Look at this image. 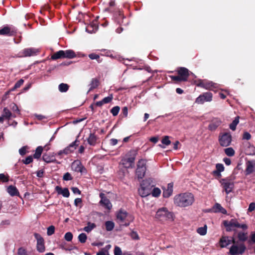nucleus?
<instances>
[{"label":"nucleus","instance_id":"774afa93","mask_svg":"<svg viewBox=\"0 0 255 255\" xmlns=\"http://www.w3.org/2000/svg\"><path fill=\"white\" fill-rule=\"evenodd\" d=\"M71 190L74 194H80L81 193V191L77 187H72Z\"/></svg>","mask_w":255,"mask_h":255},{"label":"nucleus","instance_id":"0eeeda50","mask_svg":"<svg viewBox=\"0 0 255 255\" xmlns=\"http://www.w3.org/2000/svg\"><path fill=\"white\" fill-rule=\"evenodd\" d=\"M220 182L227 194L232 192L234 187V183L231 179L229 178H223Z\"/></svg>","mask_w":255,"mask_h":255},{"label":"nucleus","instance_id":"c85d7f7f","mask_svg":"<svg viewBox=\"0 0 255 255\" xmlns=\"http://www.w3.org/2000/svg\"><path fill=\"white\" fill-rule=\"evenodd\" d=\"M97 137L94 133H90L87 141L90 145L94 146L97 142Z\"/></svg>","mask_w":255,"mask_h":255},{"label":"nucleus","instance_id":"4468645a","mask_svg":"<svg viewBox=\"0 0 255 255\" xmlns=\"http://www.w3.org/2000/svg\"><path fill=\"white\" fill-rule=\"evenodd\" d=\"M34 237L37 240V249L39 252H43L45 251V246L44 240L42 237L38 234L35 233Z\"/></svg>","mask_w":255,"mask_h":255},{"label":"nucleus","instance_id":"680f3d73","mask_svg":"<svg viewBox=\"0 0 255 255\" xmlns=\"http://www.w3.org/2000/svg\"><path fill=\"white\" fill-rule=\"evenodd\" d=\"M130 236L133 240H138L139 239L138 234L136 232L132 231L130 234Z\"/></svg>","mask_w":255,"mask_h":255},{"label":"nucleus","instance_id":"2f4dec72","mask_svg":"<svg viewBox=\"0 0 255 255\" xmlns=\"http://www.w3.org/2000/svg\"><path fill=\"white\" fill-rule=\"evenodd\" d=\"M238 238L240 241L245 242L248 239V234L247 233L240 232L238 234Z\"/></svg>","mask_w":255,"mask_h":255},{"label":"nucleus","instance_id":"a19ab883","mask_svg":"<svg viewBox=\"0 0 255 255\" xmlns=\"http://www.w3.org/2000/svg\"><path fill=\"white\" fill-rule=\"evenodd\" d=\"M43 160L46 163H50L53 161L54 159L53 157L50 156L49 155L44 154L42 156Z\"/></svg>","mask_w":255,"mask_h":255},{"label":"nucleus","instance_id":"7ed1b4c3","mask_svg":"<svg viewBox=\"0 0 255 255\" xmlns=\"http://www.w3.org/2000/svg\"><path fill=\"white\" fill-rule=\"evenodd\" d=\"M76 56V53L72 50H67L65 51L60 50L52 55L51 59L53 60H56L59 58L71 59L75 57Z\"/></svg>","mask_w":255,"mask_h":255},{"label":"nucleus","instance_id":"3c124183","mask_svg":"<svg viewBox=\"0 0 255 255\" xmlns=\"http://www.w3.org/2000/svg\"><path fill=\"white\" fill-rule=\"evenodd\" d=\"M33 161V157L32 156H27L25 160H23L22 162L25 164H28Z\"/></svg>","mask_w":255,"mask_h":255},{"label":"nucleus","instance_id":"a18cd8bd","mask_svg":"<svg viewBox=\"0 0 255 255\" xmlns=\"http://www.w3.org/2000/svg\"><path fill=\"white\" fill-rule=\"evenodd\" d=\"M64 239L68 242H70L73 239V235L71 232H67L64 236Z\"/></svg>","mask_w":255,"mask_h":255},{"label":"nucleus","instance_id":"ea45409f","mask_svg":"<svg viewBox=\"0 0 255 255\" xmlns=\"http://www.w3.org/2000/svg\"><path fill=\"white\" fill-rule=\"evenodd\" d=\"M151 194H152V196L157 197L160 195L161 190L158 188H154L151 190Z\"/></svg>","mask_w":255,"mask_h":255},{"label":"nucleus","instance_id":"9b49d317","mask_svg":"<svg viewBox=\"0 0 255 255\" xmlns=\"http://www.w3.org/2000/svg\"><path fill=\"white\" fill-rule=\"evenodd\" d=\"M212 97L213 95L211 92H205L197 98L195 102L198 104H203L205 102H211L212 100Z\"/></svg>","mask_w":255,"mask_h":255},{"label":"nucleus","instance_id":"bb28decb","mask_svg":"<svg viewBox=\"0 0 255 255\" xmlns=\"http://www.w3.org/2000/svg\"><path fill=\"white\" fill-rule=\"evenodd\" d=\"M255 171V161H249L246 168L247 174H249Z\"/></svg>","mask_w":255,"mask_h":255},{"label":"nucleus","instance_id":"13d9d810","mask_svg":"<svg viewBox=\"0 0 255 255\" xmlns=\"http://www.w3.org/2000/svg\"><path fill=\"white\" fill-rule=\"evenodd\" d=\"M63 179L64 180L68 181L71 180L72 179V177L69 172H66L65 174H64Z\"/></svg>","mask_w":255,"mask_h":255},{"label":"nucleus","instance_id":"473e14b6","mask_svg":"<svg viewBox=\"0 0 255 255\" xmlns=\"http://www.w3.org/2000/svg\"><path fill=\"white\" fill-rule=\"evenodd\" d=\"M95 224L88 222L87 226L83 228V230L87 233H90L92 230L96 228Z\"/></svg>","mask_w":255,"mask_h":255},{"label":"nucleus","instance_id":"9d476101","mask_svg":"<svg viewBox=\"0 0 255 255\" xmlns=\"http://www.w3.org/2000/svg\"><path fill=\"white\" fill-rule=\"evenodd\" d=\"M130 152H132V157L124 158L121 161V164L126 168H132L134 166L136 151H131Z\"/></svg>","mask_w":255,"mask_h":255},{"label":"nucleus","instance_id":"c756f323","mask_svg":"<svg viewBox=\"0 0 255 255\" xmlns=\"http://www.w3.org/2000/svg\"><path fill=\"white\" fill-rule=\"evenodd\" d=\"M7 192L12 196L17 195L19 193L16 188L13 186L10 185L7 187Z\"/></svg>","mask_w":255,"mask_h":255},{"label":"nucleus","instance_id":"f8f14e48","mask_svg":"<svg viewBox=\"0 0 255 255\" xmlns=\"http://www.w3.org/2000/svg\"><path fill=\"white\" fill-rule=\"evenodd\" d=\"M195 75L192 73V78L195 77ZM196 84L198 87L204 88L206 89H211L212 88H216L217 84L212 82H205L204 81L200 80L198 82H193L192 80V84Z\"/></svg>","mask_w":255,"mask_h":255},{"label":"nucleus","instance_id":"f3484780","mask_svg":"<svg viewBox=\"0 0 255 255\" xmlns=\"http://www.w3.org/2000/svg\"><path fill=\"white\" fill-rule=\"evenodd\" d=\"M16 32L15 30L9 26H4L0 29V35L12 36Z\"/></svg>","mask_w":255,"mask_h":255},{"label":"nucleus","instance_id":"423d86ee","mask_svg":"<svg viewBox=\"0 0 255 255\" xmlns=\"http://www.w3.org/2000/svg\"><path fill=\"white\" fill-rule=\"evenodd\" d=\"M246 250V247L244 244L237 245L234 243L230 247L229 254L231 255H240L244 253Z\"/></svg>","mask_w":255,"mask_h":255},{"label":"nucleus","instance_id":"de8ad7c7","mask_svg":"<svg viewBox=\"0 0 255 255\" xmlns=\"http://www.w3.org/2000/svg\"><path fill=\"white\" fill-rule=\"evenodd\" d=\"M24 81L22 79H20L18 80L14 85V87L11 90L12 91H13L14 90L19 88L23 83Z\"/></svg>","mask_w":255,"mask_h":255},{"label":"nucleus","instance_id":"052dcab7","mask_svg":"<svg viewBox=\"0 0 255 255\" xmlns=\"http://www.w3.org/2000/svg\"><path fill=\"white\" fill-rule=\"evenodd\" d=\"M17 254L18 255H27L26 250L23 248H20L18 250Z\"/></svg>","mask_w":255,"mask_h":255},{"label":"nucleus","instance_id":"4c0bfd02","mask_svg":"<svg viewBox=\"0 0 255 255\" xmlns=\"http://www.w3.org/2000/svg\"><path fill=\"white\" fill-rule=\"evenodd\" d=\"M69 89V86L67 84L61 83L58 86V89L61 92H66Z\"/></svg>","mask_w":255,"mask_h":255},{"label":"nucleus","instance_id":"dca6fc26","mask_svg":"<svg viewBox=\"0 0 255 255\" xmlns=\"http://www.w3.org/2000/svg\"><path fill=\"white\" fill-rule=\"evenodd\" d=\"M117 219L121 222H124L127 219L128 221L132 220L131 217L128 216V213L124 210H120L117 214Z\"/></svg>","mask_w":255,"mask_h":255},{"label":"nucleus","instance_id":"a878e982","mask_svg":"<svg viewBox=\"0 0 255 255\" xmlns=\"http://www.w3.org/2000/svg\"><path fill=\"white\" fill-rule=\"evenodd\" d=\"M2 115L3 117L6 120H9L11 117L15 118L16 116L15 114H12L7 108H4L3 109Z\"/></svg>","mask_w":255,"mask_h":255},{"label":"nucleus","instance_id":"5fc2aeb1","mask_svg":"<svg viewBox=\"0 0 255 255\" xmlns=\"http://www.w3.org/2000/svg\"><path fill=\"white\" fill-rule=\"evenodd\" d=\"M28 149V147L27 146H24L21 147L19 149V154L23 156L26 153V150Z\"/></svg>","mask_w":255,"mask_h":255},{"label":"nucleus","instance_id":"a211bd4d","mask_svg":"<svg viewBox=\"0 0 255 255\" xmlns=\"http://www.w3.org/2000/svg\"><path fill=\"white\" fill-rule=\"evenodd\" d=\"M234 243V240H231L227 236H223L220 240V246L222 248H227L229 245L231 244L232 243Z\"/></svg>","mask_w":255,"mask_h":255},{"label":"nucleus","instance_id":"0e129e2a","mask_svg":"<svg viewBox=\"0 0 255 255\" xmlns=\"http://www.w3.org/2000/svg\"><path fill=\"white\" fill-rule=\"evenodd\" d=\"M171 78L173 81H182L181 77L178 75V76H172Z\"/></svg>","mask_w":255,"mask_h":255},{"label":"nucleus","instance_id":"f03ea898","mask_svg":"<svg viewBox=\"0 0 255 255\" xmlns=\"http://www.w3.org/2000/svg\"><path fill=\"white\" fill-rule=\"evenodd\" d=\"M155 217L161 221L173 220L172 213L168 211L167 208L164 207L160 208L157 210Z\"/></svg>","mask_w":255,"mask_h":255},{"label":"nucleus","instance_id":"49530a36","mask_svg":"<svg viewBox=\"0 0 255 255\" xmlns=\"http://www.w3.org/2000/svg\"><path fill=\"white\" fill-rule=\"evenodd\" d=\"M113 99V95L112 94L110 95L109 96L105 97L103 99V102L104 104L109 103L112 101Z\"/></svg>","mask_w":255,"mask_h":255},{"label":"nucleus","instance_id":"20e7f679","mask_svg":"<svg viewBox=\"0 0 255 255\" xmlns=\"http://www.w3.org/2000/svg\"><path fill=\"white\" fill-rule=\"evenodd\" d=\"M152 188V186L148 181L143 180L138 189L139 194L141 197H146L151 194Z\"/></svg>","mask_w":255,"mask_h":255},{"label":"nucleus","instance_id":"1a4fd4ad","mask_svg":"<svg viewBox=\"0 0 255 255\" xmlns=\"http://www.w3.org/2000/svg\"><path fill=\"white\" fill-rule=\"evenodd\" d=\"M232 135L229 132H225L219 136V142L221 146L227 147L232 142Z\"/></svg>","mask_w":255,"mask_h":255},{"label":"nucleus","instance_id":"69168bd1","mask_svg":"<svg viewBox=\"0 0 255 255\" xmlns=\"http://www.w3.org/2000/svg\"><path fill=\"white\" fill-rule=\"evenodd\" d=\"M249 243L250 244L255 243V232L251 235V240L249 241Z\"/></svg>","mask_w":255,"mask_h":255},{"label":"nucleus","instance_id":"6e6552de","mask_svg":"<svg viewBox=\"0 0 255 255\" xmlns=\"http://www.w3.org/2000/svg\"><path fill=\"white\" fill-rule=\"evenodd\" d=\"M146 169V160L143 159H140L137 162L136 171L138 178L142 179L144 176Z\"/></svg>","mask_w":255,"mask_h":255},{"label":"nucleus","instance_id":"2eb2a0df","mask_svg":"<svg viewBox=\"0 0 255 255\" xmlns=\"http://www.w3.org/2000/svg\"><path fill=\"white\" fill-rule=\"evenodd\" d=\"M100 197L101 198L100 204L105 208L111 210L112 208V205L110 200L106 197L105 194L103 193H100Z\"/></svg>","mask_w":255,"mask_h":255},{"label":"nucleus","instance_id":"6e6d98bb","mask_svg":"<svg viewBox=\"0 0 255 255\" xmlns=\"http://www.w3.org/2000/svg\"><path fill=\"white\" fill-rule=\"evenodd\" d=\"M11 110L14 113H15L17 115H20V111L18 108V107L15 104H13L11 107ZM15 114V113H13Z\"/></svg>","mask_w":255,"mask_h":255},{"label":"nucleus","instance_id":"58836bf2","mask_svg":"<svg viewBox=\"0 0 255 255\" xmlns=\"http://www.w3.org/2000/svg\"><path fill=\"white\" fill-rule=\"evenodd\" d=\"M99 85V81L96 79H93L90 84V90L94 89L98 87Z\"/></svg>","mask_w":255,"mask_h":255},{"label":"nucleus","instance_id":"8fccbe9b","mask_svg":"<svg viewBox=\"0 0 255 255\" xmlns=\"http://www.w3.org/2000/svg\"><path fill=\"white\" fill-rule=\"evenodd\" d=\"M55 227L53 226H50L47 228V234L48 236H51L54 233Z\"/></svg>","mask_w":255,"mask_h":255},{"label":"nucleus","instance_id":"5701e85b","mask_svg":"<svg viewBox=\"0 0 255 255\" xmlns=\"http://www.w3.org/2000/svg\"><path fill=\"white\" fill-rule=\"evenodd\" d=\"M178 74L181 77V80L185 81L189 76L188 70L184 67H181L178 70Z\"/></svg>","mask_w":255,"mask_h":255},{"label":"nucleus","instance_id":"4d7b16f0","mask_svg":"<svg viewBox=\"0 0 255 255\" xmlns=\"http://www.w3.org/2000/svg\"><path fill=\"white\" fill-rule=\"evenodd\" d=\"M122 252L121 248L118 246L115 247L114 249V255H122Z\"/></svg>","mask_w":255,"mask_h":255},{"label":"nucleus","instance_id":"cd10ccee","mask_svg":"<svg viewBox=\"0 0 255 255\" xmlns=\"http://www.w3.org/2000/svg\"><path fill=\"white\" fill-rule=\"evenodd\" d=\"M98 26L96 23H92L88 25L86 28V31L88 33H95L98 29Z\"/></svg>","mask_w":255,"mask_h":255},{"label":"nucleus","instance_id":"79ce46f5","mask_svg":"<svg viewBox=\"0 0 255 255\" xmlns=\"http://www.w3.org/2000/svg\"><path fill=\"white\" fill-rule=\"evenodd\" d=\"M79 241L81 243H85L87 240V237L85 233H81L78 236Z\"/></svg>","mask_w":255,"mask_h":255},{"label":"nucleus","instance_id":"c9c22d12","mask_svg":"<svg viewBox=\"0 0 255 255\" xmlns=\"http://www.w3.org/2000/svg\"><path fill=\"white\" fill-rule=\"evenodd\" d=\"M106 229L107 231H111L115 227V224L112 221H107L105 223Z\"/></svg>","mask_w":255,"mask_h":255},{"label":"nucleus","instance_id":"f704fd0d","mask_svg":"<svg viewBox=\"0 0 255 255\" xmlns=\"http://www.w3.org/2000/svg\"><path fill=\"white\" fill-rule=\"evenodd\" d=\"M207 226L205 225L203 227L198 228L197 232L201 236H204L207 234Z\"/></svg>","mask_w":255,"mask_h":255},{"label":"nucleus","instance_id":"f257e3e1","mask_svg":"<svg viewBox=\"0 0 255 255\" xmlns=\"http://www.w3.org/2000/svg\"><path fill=\"white\" fill-rule=\"evenodd\" d=\"M191 197L190 193H183L174 197V203L180 207H186L190 204Z\"/></svg>","mask_w":255,"mask_h":255},{"label":"nucleus","instance_id":"412c9836","mask_svg":"<svg viewBox=\"0 0 255 255\" xmlns=\"http://www.w3.org/2000/svg\"><path fill=\"white\" fill-rule=\"evenodd\" d=\"M221 121L216 118L213 119L208 126V128L211 131H214L221 125Z\"/></svg>","mask_w":255,"mask_h":255},{"label":"nucleus","instance_id":"393cba45","mask_svg":"<svg viewBox=\"0 0 255 255\" xmlns=\"http://www.w3.org/2000/svg\"><path fill=\"white\" fill-rule=\"evenodd\" d=\"M55 189L58 194H61L65 197H68L70 195L69 191L67 188L62 189L59 186H56Z\"/></svg>","mask_w":255,"mask_h":255},{"label":"nucleus","instance_id":"e2e57ef3","mask_svg":"<svg viewBox=\"0 0 255 255\" xmlns=\"http://www.w3.org/2000/svg\"><path fill=\"white\" fill-rule=\"evenodd\" d=\"M255 209V203L252 202L250 203L248 208V211L249 212H252Z\"/></svg>","mask_w":255,"mask_h":255},{"label":"nucleus","instance_id":"aec40b11","mask_svg":"<svg viewBox=\"0 0 255 255\" xmlns=\"http://www.w3.org/2000/svg\"><path fill=\"white\" fill-rule=\"evenodd\" d=\"M173 184L172 183L168 184L166 187H163V196L164 198H168L173 192Z\"/></svg>","mask_w":255,"mask_h":255},{"label":"nucleus","instance_id":"338daca9","mask_svg":"<svg viewBox=\"0 0 255 255\" xmlns=\"http://www.w3.org/2000/svg\"><path fill=\"white\" fill-rule=\"evenodd\" d=\"M223 161L227 165H230L231 164V160L229 158L225 157L223 159Z\"/></svg>","mask_w":255,"mask_h":255},{"label":"nucleus","instance_id":"bf43d9fd","mask_svg":"<svg viewBox=\"0 0 255 255\" xmlns=\"http://www.w3.org/2000/svg\"><path fill=\"white\" fill-rule=\"evenodd\" d=\"M251 138V135L249 132H245L243 135V139L246 140H249Z\"/></svg>","mask_w":255,"mask_h":255},{"label":"nucleus","instance_id":"09e8293b","mask_svg":"<svg viewBox=\"0 0 255 255\" xmlns=\"http://www.w3.org/2000/svg\"><path fill=\"white\" fill-rule=\"evenodd\" d=\"M0 180L2 182H7L9 180L8 176L5 175L3 173L0 174Z\"/></svg>","mask_w":255,"mask_h":255},{"label":"nucleus","instance_id":"37998d69","mask_svg":"<svg viewBox=\"0 0 255 255\" xmlns=\"http://www.w3.org/2000/svg\"><path fill=\"white\" fill-rule=\"evenodd\" d=\"M120 110V108L119 106H115L111 110V113L114 116L118 115Z\"/></svg>","mask_w":255,"mask_h":255},{"label":"nucleus","instance_id":"b1692460","mask_svg":"<svg viewBox=\"0 0 255 255\" xmlns=\"http://www.w3.org/2000/svg\"><path fill=\"white\" fill-rule=\"evenodd\" d=\"M77 140L74 141L72 143H71L68 146L66 147L64 149V154H68L74 151V150L76 149V147L77 146L78 144H76Z\"/></svg>","mask_w":255,"mask_h":255},{"label":"nucleus","instance_id":"6ab92c4d","mask_svg":"<svg viewBox=\"0 0 255 255\" xmlns=\"http://www.w3.org/2000/svg\"><path fill=\"white\" fill-rule=\"evenodd\" d=\"M72 169L76 172H80L82 173L85 170V168L83 167L81 162L79 160H75L72 163L71 165Z\"/></svg>","mask_w":255,"mask_h":255},{"label":"nucleus","instance_id":"4be33fe9","mask_svg":"<svg viewBox=\"0 0 255 255\" xmlns=\"http://www.w3.org/2000/svg\"><path fill=\"white\" fill-rule=\"evenodd\" d=\"M210 211L214 213H221L223 214H227L226 210L222 207L221 204L218 203L214 204Z\"/></svg>","mask_w":255,"mask_h":255},{"label":"nucleus","instance_id":"72a5a7b5","mask_svg":"<svg viewBox=\"0 0 255 255\" xmlns=\"http://www.w3.org/2000/svg\"><path fill=\"white\" fill-rule=\"evenodd\" d=\"M224 152L228 156L230 157L233 156L235 154V151L231 147L224 149Z\"/></svg>","mask_w":255,"mask_h":255},{"label":"nucleus","instance_id":"864d4df0","mask_svg":"<svg viewBox=\"0 0 255 255\" xmlns=\"http://www.w3.org/2000/svg\"><path fill=\"white\" fill-rule=\"evenodd\" d=\"M89 57L92 59V60H94V59H96V60H97L99 62H100V61L99 60V58H100V56L98 54H96L95 53H91V54H90L89 55Z\"/></svg>","mask_w":255,"mask_h":255},{"label":"nucleus","instance_id":"c03bdc74","mask_svg":"<svg viewBox=\"0 0 255 255\" xmlns=\"http://www.w3.org/2000/svg\"><path fill=\"white\" fill-rule=\"evenodd\" d=\"M162 143L165 144L166 145H168L171 143V141L169 140V137L168 136H165L162 139Z\"/></svg>","mask_w":255,"mask_h":255},{"label":"nucleus","instance_id":"7c9ffc66","mask_svg":"<svg viewBox=\"0 0 255 255\" xmlns=\"http://www.w3.org/2000/svg\"><path fill=\"white\" fill-rule=\"evenodd\" d=\"M43 150V147L42 146H38L35 150V152L33 155V157L36 159L39 158L41 156Z\"/></svg>","mask_w":255,"mask_h":255},{"label":"nucleus","instance_id":"ddd939ff","mask_svg":"<svg viewBox=\"0 0 255 255\" xmlns=\"http://www.w3.org/2000/svg\"><path fill=\"white\" fill-rule=\"evenodd\" d=\"M39 52L37 49L34 48H28L24 49L19 54V57H27L36 55Z\"/></svg>","mask_w":255,"mask_h":255},{"label":"nucleus","instance_id":"e433bc0d","mask_svg":"<svg viewBox=\"0 0 255 255\" xmlns=\"http://www.w3.org/2000/svg\"><path fill=\"white\" fill-rule=\"evenodd\" d=\"M239 123V117H237L232 123L230 125V128L232 130H235L236 128L237 125Z\"/></svg>","mask_w":255,"mask_h":255},{"label":"nucleus","instance_id":"39448f33","mask_svg":"<svg viewBox=\"0 0 255 255\" xmlns=\"http://www.w3.org/2000/svg\"><path fill=\"white\" fill-rule=\"evenodd\" d=\"M223 224L228 232L232 231L235 227L242 228L243 229H247L248 228L246 224H240L235 219H231L230 221H224Z\"/></svg>","mask_w":255,"mask_h":255},{"label":"nucleus","instance_id":"603ef678","mask_svg":"<svg viewBox=\"0 0 255 255\" xmlns=\"http://www.w3.org/2000/svg\"><path fill=\"white\" fill-rule=\"evenodd\" d=\"M216 170H218L219 172H223L224 170V166L223 164L222 163H217L216 165Z\"/></svg>","mask_w":255,"mask_h":255}]
</instances>
